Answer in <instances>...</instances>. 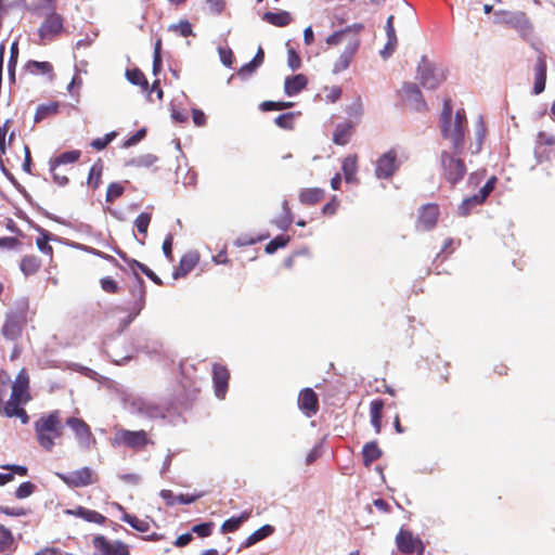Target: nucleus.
<instances>
[{
  "label": "nucleus",
  "instance_id": "nucleus-2",
  "mask_svg": "<svg viewBox=\"0 0 555 555\" xmlns=\"http://www.w3.org/2000/svg\"><path fill=\"white\" fill-rule=\"evenodd\" d=\"M452 111L451 99H444L439 118L440 130L443 139L451 141L453 153L459 155L464 150L467 119L465 111L462 108L456 111L454 120H452Z\"/></svg>",
  "mask_w": 555,
  "mask_h": 555
},
{
  "label": "nucleus",
  "instance_id": "nucleus-16",
  "mask_svg": "<svg viewBox=\"0 0 555 555\" xmlns=\"http://www.w3.org/2000/svg\"><path fill=\"white\" fill-rule=\"evenodd\" d=\"M65 424L75 433L76 439L78 442L89 448L90 441L92 439V431L90 426L78 417H68Z\"/></svg>",
  "mask_w": 555,
  "mask_h": 555
},
{
  "label": "nucleus",
  "instance_id": "nucleus-52",
  "mask_svg": "<svg viewBox=\"0 0 555 555\" xmlns=\"http://www.w3.org/2000/svg\"><path fill=\"white\" fill-rule=\"evenodd\" d=\"M294 118H295V113L289 112V113L279 115L274 119V122L278 127H280L282 129L292 130L294 128Z\"/></svg>",
  "mask_w": 555,
  "mask_h": 555
},
{
  "label": "nucleus",
  "instance_id": "nucleus-21",
  "mask_svg": "<svg viewBox=\"0 0 555 555\" xmlns=\"http://www.w3.org/2000/svg\"><path fill=\"white\" fill-rule=\"evenodd\" d=\"M113 505L119 511L121 512V520L124 522H127L128 525H130L134 530L139 531V532H147L150 531L151 529V522H153V520L149 517L146 518H139L137 517L135 515H131L129 513L126 512L125 507L115 502L113 503Z\"/></svg>",
  "mask_w": 555,
  "mask_h": 555
},
{
  "label": "nucleus",
  "instance_id": "nucleus-60",
  "mask_svg": "<svg viewBox=\"0 0 555 555\" xmlns=\"http://www.w3.org/2000/svg\"><path fill=\"white\" fill-rule=\"evenodd\" d=\"M172 244H173V235L171 233H169L166 235V237L163 242V246H162L163 253L169 261H173Z\"/></svg>",
  "mask_w": 555,
  "mask_h": 555
},
{
  "label": "nucleus",
  "instance_id": "nucleus-46",
  "mask_svg": "<svg viewBox=\"0 0 555 555\" xmlns=\"http://www.w3.org/2000/svg\"><path fill=\"white\" fill-rule=\"evenodd\" d=\"M13 543V533L9 528L0 524V553L10 550Z\"/></svg>",
  "mask_w": 555,
  "mask_h": 555
},
{
  "label": "nucleus",
  "instance_id": "nucleus-44",
  "mask_svg": "<svg viewBox=\"0 0 555 555\" xmlns=\"http://www.w3.org/2000/svg\"><path fill=\"white\" fill-rule=\"evenodd\" d=\"M102 170L103 165L101 160H98L89 171L88 176V185L92 188L93 190L98 189L101 183V177H102Z\"/></svg>",
  "mask_w": 555,
  "mask_h": 555
},
{
  "label": "nucleus",
  "instance_id": "nucleus-27",
  "mask_svg": "<svg viewBox=\"0 0 555 555\" xmlns=\"http://www.w3.org/2000/svg\"><path fill=\"white\" fill-rule=\"evenodd\" d=\"M68 514L79 517L86 521L94 522L98 525H104L106 521V517L101 513L89 509L83 506H78L76 509L67 511Z\"/></svg>",
  "mask_w": 555,
  "mask_h": 555
},
{
  "label": "nucleus",
  "instance_id": "nucleus-18",
  "mask_svg": "<svg viewBox=\"0 0 555 555\" xmlns=\"http://www.w3.org/2000/svg\"><path fill=\"white\" fill-rule=\"evenodd\" d=\"M298 406L308 417L317 414L319 411V399L313 389L305 388L299 392Z\"/></svg>",
  "mask_w": 555,
  "mask_h": 555
},
{
  "label": "nucleus",
  "instance_id": "nucleus-39",
  "mask_svg": "<svg viewBox=\"0 0 555 555\" xmlns=\"http://www.w3.org/2000/svg\"><path fill=\"white\" fill-rule=\"evenodd\" d=\"M94 555H113V543L104 535H95L92 540Z\"/></svg>",
  "mask_w": 555,
  "mask_h": 555
},
{
  "label": "nucleus",
  "instance_id": "nucleus-14",
  "mask_svg": "<svg viewBox=\"0 0 555 555\" xmlns=\"http://www.w3.org/2000/svg\"><path fill=\"white\" fill-rule=\"evenodd\" d=\"M495 183L496 177L493 176L485 183V185L479 190L477 194L464 199L462 205L460 206L461 214L466 216L468 215L472 206L482 204L490 195V193L494 190Z\"/></svg>",
  "mask_w": 555,
  "mask_h": 555
},
{
  "label": "nucleus",
  "instance_id": "nucleus-22",
  "mask_svg": "<svg viewBox=\"0 0 555 555\" xmlns=\"http://www.w3.org/2000/svg\"><path fill=\"white\" fill-rule=\"evenodd\" d=\"M199 262V254L197 251H188L185 253L180 261L177 269L173 271V279H179L185 276L190 273Z\"/></svg>",
  "mask_w": 555,
  "mask_h": 555
},
{
  "label": "nucleus",
  "instance_id": "nucleus-26",
  "mask_svg": "<svg viewBox=\"0 0 555 555\" xmlns=\"http://www.w3.org/2000/svg\"><path fill=\"white\" fill-rule=\"evenodd\" d=\"M547 65L543 57H539L534 67L533 93L540 94L545 89Z\"/></svg>",
  "mask_w": 555,
  "mask_h": 555
},
{
  "label": "nucleus",
  "instance_id": "nucleus-3",
  "mask_svg": "<svg viewBox=\"0 0 555 555\" xmlns=\"http://www.w3.org/2000/svg\"><path fill=\"white\" fill-rule=\"evenodd\" d=\"M34 429L38 444L48 452L52 451L56 440L61 439L64 433L61 412L54 410L41 415L35 421Z\"/></svg>",
  "mask_w": 555,
  "mask_h": 555
},
{
  "label": "nucleus",
  "instance_id": "nucleus-49",
  "mask_svg": "<svg viewBox=\"0 0 555 555\" xmlns=\"http://www.w3.org/2000/svg\"><path fill=\"white\" fill-rule=\"evenodd\" d=\"M263 60L264 52L261 48H259L254 59L241 68V73L251 74L257 67H259L262 64Z\"/></svg>",
  "mask_w": 555,
  "mask_h": 555
},
{
  "label": "nucleus",
  "instance_id": "nucleus-30",
  "mask_svg": "<svg viewBox=\"0 0 555 555\" xmlns=\"http://www.w3.org/2000/svg\"><path fill=\"white\" fill-rule=\"evenodd\" d=\"M41 264V259L38 256L25 255L20 262V269L25 276H29L36 274Z\"/></svg>",
  "mask_w": 555,
  "mask_h": 555
},
{
  "label": "nucleus",
  "instance_id": "nucleus-33",
  "mask_svg": "<svg viewBox=\"0 0 555 555\" xmlns=\"http://www.w3.org/2000/svg\"><path fill=\"white\" fill-rule=\"evenodd\" d=\"M2 469L10 470L11 473L2 474L0 473V486H4L11 481L14 480V474L18 476H27L28 468L23 465H16V464H4L0 466Z\"/></svg>",
  "mask_w": 555,
  "mask_h": 555
},
{
  "label": "nucleus",
  "instance_id": "nucleus-25",
  "mask_svg": "<svg viewBox=\"0 0 555 555\" xmlns=\"http://www.w3.org/2000/svg\"><path fill=\"white\" fill-rule=\"evenodd\" d=\"M341 170L347 183H358V156L348 155L347 157H345L341 164Z\"/></svg>",
  "mask_w": 555,
  "mask_h": 555
},
{
  "label": "nucleus",
  "instance_id": "nucleus-24",
  "mask_svg": "<svg viewBox=\"0 0 555 555\" xmlns=\"http://www.w3.org/2000/svg\"><path fill=\"white\" fill-rule=\"evenodd\" d=\"M308 85V78L304 74L286 77L284 92L292 96L302 91Z\"/></svg>",
  "mask_w": 555,
  "mask_h": 555
},
{
  "label": "nucleus",
  "instance_id": "nucleus-9",
  "mask_svg": "<svg viewBox=\"0 0 555 555\" xmlns=\"http://www.w3.org/2000/svg\"><path fill=\"white\" fill-rule=\"evenodd\" d=\"M399 168L398 153L395 149H390L377 158L374 171L377 179L389 180Z\"/></svg>",
  "mask_w": 555,
  "mask_h": 555
},
{
  "label": "nucleus",
  "instance_id": "nucleus-45",
  "mask_svg": "<svg viewBox=\"0 0 555 555\" xmlns=\"http://www.w3.org/2000/svg\"><path fill=\"white\" fill-rule=\"evenodd\" d=\"M26 70H28L30 74H34V75L52 74L53 66L49 62L29 61L26 64Z\"/></svg>",
  "mask_w": 555,
  "mask_h": 555
},
{
  "label": "nucleus",
  "instance_id": "nucleus-50",
  "mask_svg": "<svg viewBox=\"0 0 555 555\" xmlns=\"http://www.w3.org/2000/svg\"><path fill=\"white\" fill-rule=\"evenodd\" d=\"M125 188L118 183L113 182L109 183L106 190V202L114 203L117 198H119L124 194Z\"/></svg>",
  "mask_w": 555,
  "mask_h": 555
},
{
  "label": "nucleus",
  "instance_id": "nucleus-11",
  "mask_svg": "<svg viewBox=\"0 0 555 555\" xmlns=\"http://www.w3.org/2000/svg\"><path fill=\"white\" fill-rule=\"evenodd\" d=\"M149 443L150 439L145 430L119 429L116 431L113 440V444H124L135 450H142Z\"/></svg>",
  "mask_w": 555,
  "mask_h": 555
},
{
  "label": "nucleus",
  "instance_id": "nucleus-35",
  "mask_svg": "<svg viewBox=\"0 0 555 555\" xmlns=\"http://www.w3.org/2000/svg\"><path fill=\"white\" fill-rule=\"evenodd\" d=\"M380 456L382 450L377 446L376 441H371L363 446L362 457L364 466L370 467L372 463L377 461Z\"/></svg>",
  "mask_w": 555,
  "mask_h": 555
},
{
  "label": "nucleus",
  "instance_id": "nucleus-17",
  "mask_svg": "<svg viewBox=\"0 0 555 555\" xmlns=\"http://www.w3.org/2000/svg\"><path fill=\"white\" fill-rule=\"evenodd\" d=\"M230 372L219 363L212 365V380L215 393L219 399H223L229 387Z\"/></svg>",
  "mask_w": 555,
  "mask_h": 555
},
{
  "label": "nucleus",
  "instance_id": "nucleus-54",
  "mask_svg": "<svg viewBox=\"0 0 555 555\" xmlns=\"http://www.w3.org/2000/svg\"><path fill=\"white\" fill-rule=\"evenodd\" d=\"M36 490V486L30 481L22 482L15 490V498L18 500L30 496Z\"/></svg>",
  "mask_w": 555,
  "mask_h": 555
},
{
  "label": "nucleus",
  "instance_id": "nucleus-63",
  "mask_svg": "<svg viewBox=\"0 0 555 555\" xmlns=\"http://www.w3.org/2000/svg\"><path fill=\"white\" fill-rule=\"evenodd\" d=\"M339 207V201L334 196L328 203H326L323 208L322 212L326 216H333Z\"/></svg>",
  "mask_w": 555,
  "mask_h": 555
},
{
  "label": "nucleus",
  "instance_id": "nucleus-20",
  "mask_svg": "<svg viewBox=\"0 0 555 555\" xmlns=\"http://www.w3.org/2000/svg\"><path fill=\"white\" fill-rule=\"evenodd\" d=\"M401 91L403 93L404 100L410 102L414 109L420 112L427 111V104L417 85L413 82H406L403 85Z\"/></svg>",
  "mask_w": 555,
  "mask_h": 555
},
{
  "label": "nucleus",
  "instance_id": "nucleus-28",
  "mask_svg": "<svg viewBox=\"0 0 555 555\" xmlns=\"http://www.w3.org/2000/svg\"><path fill=\"white\" fill-rule=\"evenodd\" d=\"M325 197V191L320 188H309L304 189L300 191L298 198L301 204L312 206L321 201H323Z\"/></svg>",
  "mask_w": 555,
  "mask_h": 555
},
{
  "label": "nucleus",
  "instance_id": "nucleus-29",
  "mask_svg": "<svg viewBox=\"0 0 555 555\" xmlns=\"http://www.w3.org/2000/svg\"><path fill=\"white\" fill-rule=\"evenodd\" d=\"M384 401L375 399L370 404V416L371 424L374 427L376 434L382 430V418H383Z\"/></svg>",
  "mask_w": 555,
  "mask_h": 555
},
{
  "label": "nucleus",
  "instance_id": "nucleus-7",
  "mask_svg": "<svg viewBox=\"0 0 555 555\" xmlns=\"http://www.w3.org/2000/svg\"><path fill=\"white\" fill-rule=\"evenodd\" d=\"M443 178L451 184L455 185L460 182L465 173L466 166L463 159L451 155L449 152L443 151L440 156Z\"/></svg>",
  "mask_w": 555,
  "mask_h": 555
},
{
  "label": "nucleus",
  "instance_id": "nucleus-8",
  "mask_svg": "<svg viewBox=\"0 0 555 555\" xmlns=\"http://www.w3.org/2000/svg\"><path fill=\"white\" fill-rule=\"evenodd\" d=\"M56 476L69 488H82L98 482V475L88 466L68 474L56 473Z\"/></svg>",
  "mask_w": 555,
  "mask_h": 555
},
{
  "label": "nucleus",
  "instance_id": "nucleus-1",
  "mask_svg": "<svg viewBox=\"0 0 555 555\" xmlns=\"http://www.w3.org/2000/svg\"><path fill=\"white\" fill-rule=\"evenodd\" d=\"M363 28V24L356 23L345 27L344 29L336 30L326 37L325 44L328 48L344 44L343 51H340L332 66V73L334 75L340 74L349 68L360 48V33Z\"/></svg>",
  "mask_w": 555,
  "mask_h": 555
},
{
  "label": "nucleus",
  "instance_id": "nucleus-58",
  "mask_svg": "<svg viewBox=\"0 0 555 555\" xmlns=\"http://www.w3.org/2000/svg\"><path fill=\"white\" fill-rule=\"evenodd\" d=\"M157 162V157L152 154L139 156L135 159H132L131 163L139 167H151Z\"/></svg>",
  "mask_w": 555,
  "mask_h": 555
},
{
  "label": "nucleus",
  "instance_id": "nucleus-12",
  "mask_svg": "<svg viewBox=\"0 0 555 555\" xmlns=\"http://www.w3.org/2000/svg\"><path fill=\"white\" fill-rule=\"evenodd\" d=\"M134 283L130 287V295L132 297V301L129 304V321H132L135 317L140 314L145 306V296H146V286L144 280L134 272Z\"/></svg>",
  "mask_w": 555,
  "mask_h": 555
},
{
  "label": "nucleus",
  "instance_id": "nucleus-4",
  "mask_svg": "<svg viewBox=\"0 0 555 555\" xmlns=\"http://www.w3.org/2000/svg\"><path fill=\"white\" fill-rule=\"evenodd\" d=\"M29 313V300L27 298L17 300L13 308L5 312L4 321L1 326V335L10 341L20 339L30 320Z\"/></svg>",
  "mask_w": 555,
  "mask_h": 555
},
{
  "label": "nucleus",
  "instance_id": "nucleus-19",
  "mask_svg": "<svg viewBox=\"0 0 555 555\" xmlns=\"http://www.w3.org/2000/svg\"><path fill=\"white\" fill-rule=\"evenodd\" d=\"M63 29V18L56 13H51L47 16L39 28V36L41 39H51L60 34Z\"/></svg>",
  "mask_w": 555,
  "mask_h": 555
},
{
  "label": "nucleus",
  "instance_id": "nucleus-6",
  "mask_svg": "<svg viewBox=\"0 0 555 555\" xmlns=\"http://www.w3.org/2000/svg\"><path fill=\"white\" fill-rule=\"evenodd\" d=\"M446 78L447 75L443 69L437 68L426 56L421 59L417 66V79L425 89H436Z\"/></svg>",
  "mask_w": 555,
  "mask_h": 555
},
{
  "label": "nucleus",
  "instance_id": "nucleus-53",
  "mask_svg": "<svg viewBox=\"0 0 555 555\" xmlns=\"http://www.w3.org/2000/svg\"><path fill=\"white\" fill-rule=\"evenodd\" d=\"M100 285L103 292L107 294H118L120 292V286L117 281H115L111 276H105L100 280Z\"/></svg>",
  "mask_w": 555,
  "mask_h": 555
},
{
  "label": "nucleus",
  "instance_id": "nucleus-10",
  "mask_svg": "<svg viewBox=\"0 0 555 555\" xmlns=\"http://www.w3.org/2000/svg\"><path fill=\"white\" fill-rule=\"evenodd\" d=\"M396 545L400 553L405 555L422 554L425 545L418 535H415L411 530L400 528L396 535Z\"/></svg>",
  "mask_w": 555,
  "mask_h": 555
},
{
  "label": "nucleus",
  "instance_id": "nucleus-64",
  "mask_svg": "<svg viewBox=\"0 0 555 555\" xmlns=\"http://www.w3.org/2000/svg\"><path fill=\"white\" fill-rule=\"evenodd\" d=\"M113 555H130L128 545L119 540L113 542Z\"/></svg>",
  "mask_w": 555,
  "mask_h": 555
},
{
  "label": "nucleus",
  "instance_id": "nucleus-61",
  "mask_svg": "<svg viewBox=\"0 0 555 555\" xmlns=\"http://www.w3.org/2000/svg\"><path fill=\"white\" fill-rule=\"evenodd\" d=\"M397 44H398L397 37H395L393 39H392V37H387V42H386L384 49L380 51V55L383 56V59H388L396 50Z\"/></svg>",
  "mask_w": 555,
  "mask_h": 555
},
{
  "label": "nucleus",
  "instance_id": "nucleus-41",
  "mask_svg": "<svg viewBox=\"0 0 555 555\" xmlns=\"http://www.w3.org/2000/svg\"><path fill=\"white\" fill-rule=\"evenodd\" d=\"M283 214L280 216L275 223L281 229L286 231L294 221V216L287 201L282 203Z\"/></svg>",
  "mask_w": 555,
  "mask_h": 555
},
{
  "label": "nucleus",
  "instance_id": "nucleus-57",
  "mask_svg": "<svg viewBox=\"0 0 555 555\" xmlns=\"http://www.w3.org/2000/svg\"><path fill=\"white\" fill-rule=\"evenodd\" d=\"M115 137V132L107 133L103 138L92 140L90 145L96 151H102L114 140Z\"/></svg>",
  "mask_w": 555,
  "mask_h": 555
},
{
  "label": "nucleus",
  "instance_id": "nucleus-48",
  "mask_svg": "<svg viewBox=\"0 0 555 555\" xmlns=\"http://www.w3.org/2000/svg\"><path fill=\"white\" fill-rule=\"evenodd\" d=\"M169 30L178 33L181 37L195 36L191 23L186 20L170 25Z\"/></svg>",
  "mask_w": 555,
  "mask_h": 555
},
{
  "label": "nucleus",
  "instance_id": "nucleus-5",
  "mask_svg": "<svg viewBox=\"0 0 555 555\" xmlns=\"http://www.w3.org/2000/svg\"><path fill=\"white\" fill-rule=\"evenodd\" d=\"M30 399L29 375L26 369H22L17 373L11 386L8 376L7 380H0V406H3V404H26Z\"/></svg>",
  "mask_w": 555,
  "mask_h": 555
},
{
  "label": "nucleus",
  "instance_id": "nucleus-56",
  "mask_svg": "<svg viewBox=\"0 0 555 555\" xmlns=\"http://www.w3.org/2000/svg\"><path fill=\"white\" fill-rule=\"evenodd\" d=\"M9 124L10 120H5V122L0 126V167L3 171H5V167L2 162V155L5 154L7 147H5V138L9 131Z\"/></svg>",
  "mask_w": 555,
  "mask_h": 555
},
{
  "label": "nucleus",
  "instance_id": "nucleus-36",
  "mask_svg": "<svg viewBox=\"0 0 555 555\" xmlns=\"http://www.w3.org/2000/svg\"><path fill=\"white\" fill-rule=\"evenodd\" d=\"M60 104L59 102H49L44 104H40L35 113L34 120L35 122H40L49 117L55 116L59 113Z\"/></svg>",
  "mask_w": 555,
  "mask_h": 555
},
{
  "label": "nucleus",
  "instance_id": "nucleus-51",
  "mask_svg": "<svg viewBox=\"0 0 555 555\" xmlns=\"http://www.w3.org/2000/svg\"><path fill=\"white\" fill-rule=\"evenodd\" d=\"M152 220V215L150 212H141L134 220V225L137 230L146 236L147 229Z\"/></svg>",
  "mask_w": 555,
  "mask_h": 555
},
{
  "label": "nucleus",
  "instance_id": "nucleus-42",
  "mask_svg": "<svg viewBox=\"0 0 555 555\" xmlns=\"http://www.w3.org/2000/svg\"><path fill=\"white\" fill-rule=\"evenodd\" d=\"M51 240V234L47 231V230H40V236H38L36 238V245L38 247V249L49 256L50 258H52L53 256V248L52 246L49 244Z\"/></svg>",
  "mask_w": 555,
  "mask_h": 555
},
{
  "label": "nucleus",
  "instance_id": "nucleus-23",
  "mask_svg": "<svg viewBox=\"0 0 555 555\" xmlns=\"http://www.w3.org/2000/svg\"><path fill=\"white\" fill-rule=\"evenodd\" d=\"M353 132H354V127H353L352 122H350V121L340 122L335 127L332 140L336 145H346L349 143Z\"/></svg>",
  "mask_w": 555,
  "mask_h": 555
},
{
  "label": "nucleus",
  "instance_id": "nucleus-34",
  "mask_svg": "<svg viewBox=\"0 0 555 555\" xmlns=\"http://www.w3.org/2000/svg\"><path fill=\"white\" fill-rule=\"evenodd\" d=\"M22 405L23 404H3V406H0V414L10 418L18 417L23 424H27L29 416Z\"/></svg>",
  "mask_w": 555,
  "mask_h": 555
},
{
  "label": "nucleus",
  "instance_id": "nucleus-43",
  "mask_svg": "<svg viewBox=\"0 0 555 555\" xmlns=\"http://www.w3.org/2000/svg\"><path fill=\"white\" fill-rule=\"evenodd\" d=\"M18 54H20L18 43L16 41H14L10 48V60L8 62L9 77L12 82L15 81V70H16Z\"/></svg>",
  "mask_w": 555,
  "mask_h": 555
},
{
  "label": "nucleus",
  "instance_id": "nucleus-13",
  "mask_svg": "<svg viewBox=\"0 0 555 555\" xmlns=\"http://www.w3.org/2000/svg\"><path fill=\"white\" fill-rule=\"evenodd\" d=\"M440 215L439 206L434 203L423 205L418 209L415 228L418 231H429L434 229L438 222Z\"/></svg>",
  "mask_w": 555,
  "mask_h": 555
},
{
  "label": "nucleus",
  "instance_id": "nucleus-59",
  "mask_svg": "<svg viewBox=\"0 0 555 555\" xmlns=\"http://www.w3.org/2000/svg\"><path fill=\"white\" fill-rule=\"evenodd\" d=\"M212 526V522L198 524L192 528V531L195 532L201 538H206L211 534Z\"/></svg>",
  "mask_w": 555,
  "mask_h": 555
},
{
  "label": "nucleus",
  "instance_id": "nucleus-15",
  "mask_svg": "<svg viewBox=\"0 0 555 555\" xmlns=\"http://www.w3.org/2000/svg\"><path fill=\"white\" fill-rule=\"evenodd\" d=\"M501 14L503 16L502 22L508 27H512L520 33H528L532 29V24L525 12L503 11Z\"/></svg>",
  "mask_w": 555,
  "mask_h": 555
},
{
  "label": "nucleus",
  "instance_id": "nucleus-32",
  "mask_svg": "<svg viewBox=\"0 0 555 555\" xmlns=\"http://www.w3.org/2000/svg\"><path fill=\"white\" fill-rule=\"evenodd\" d=\"M262 20L276 27H285L292 22V16L287 11L266 12Z\"/></svg>",
  "mask_w": 555,
  "mask_h": 555
},
{
  "label": "nucleus",
  "instance_id": "nucleus-37",
  "mask_svg": "<svg viewBox=\"0 0 555 555\" xmlns=\"http://www.w3.org/2000/svg\"><path fill=\"white\" fill-rule=\"evenodd\" d=\"M274 532V527L271 525H264L254 531L250 535L247 537V539L244 541L243 546L244 547H250L251 545L256 544L257 542L270 537Z\"/></svg>",
  "mask_w": 555,
  "mask_h": 555
},
{
  "label": "nucleus",
  "instance_id": "nucleus-62",
  "mask_svg": "<svg viewBox=\"0 0 555 555\" xmlns=\"http://www.w3.org/2000/svg\"><path fill=\"white\" fill-rule=\"evenodd\" d=\"M287 64L293 70H296L301 66V59L294 49H289L287 51Z\"/></svg>",
  "mask_w": 555,
  "mask_h": 555
},
{
  "label": "nucleus",
  "instance_id": "nucleus-31",
  "mask_svg": "<svg viewBox=\"0 0 555 555\" xmlns=\"http://www.w3.org/2000/svg\"><path fill=\"white\" fill-rule=\"evenodd\" d=\"M80 156L79 150L64 152L50 160V171H54L61 165L74 164L79 160Z\"/></svg>",
  "mask_w": 555,
  "mask_h": 555
},
{
  "label": "nucleus",
  "instance_id": "nucleus-55",
  "mask_svg": "<svg viewBox=\"0 0 555 555\" xmlns=\"http://www.w3.org/2000/svg\"><path fill=\"white\" fill-rule=\"evenodd\" d=\"M294 105L292 102H274V101H264L260 104V109L263 112L269 111H282L289 108Z\"/></svg>",
  "mask_w": 555,
  "mask_h": 555
},
{
  "label": "nucleus",
  "instance_id": "nucleus-38",
  "mask_svg": "<svg viewBox=\"0 0 555 555\" xmlns=\"http://www.w3.org/2000/svg\"><path fill=\"white\" fill-rule=\"evenodd\" d=\"M251 515V512L244 511L237 517H231L223 521L221 525V531L223 533L236 531Z\"/></svg>",
  "mask_w": 555,
  "mask_h": 555
},
{
  "label": "nucleus",
  "instance_id": "nucleus-40",
  "mask_svg": "<svg viewBox=\"0 0 555 555\" xmlns=\"http://www.w3.org/2000/svg\"><path fill=\"white\" fill-rule=\"evenodd\" d=\"M126 77L130 83L140 86L142 91L149 90V81L140 68L127 69Z\"/></svg>",
  "mask_w": 555,
  "mask_h": 555
},
{
  "label": "nucleus",
  "instance_id": "nucleus-47",
  "mask_svg": "<svg viewBox=\"0 0 555 555\" xmlns=\"http://www.w3.org/2000/svg\"><path fill=\"white\" fill-rule=\"evenodd\" d=\"M289 241L291 237L288 235H278L266 245L264 251L267 254H274L278 249L285 247Z\"/></svg>",
  "mask_w": 555,
  "mask_h": 555
}]
</instances>
